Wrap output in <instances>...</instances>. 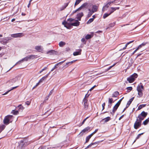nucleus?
<instances>
[{"label":"nucleus","instance_id":"f03ea898","mask_svg":"<svg viewBox=\"0 0 149 149\" xmlns=\"http://www.w3.org/2000/svg\"><path fill=\"white\" fill-rule=\"evenodd\" d=\"M144 88L143 86L142 85H138L136 89L138 91V97H141L143 95V91L144 90Z\"/></svg>","mask_w":149,"mask_h":149},{"label":"nucleus","instance_id":"0e129e2a","mask_svg":"<svg viewBox=\"0 0 149 149\" xmlns=\"http://www.w3.org/2000/svg\"><path fill=\"white\" fill-rule=\"evenodd\" d=\"M95 87H96V85L94 86L90 89V91H91Z\"/></svg>","mask_w":149,"mask_h":149},{"label":"nucleus","instance_id":"cd10ccee","mask_svg":"<svg viewBox=\"0 0 149 149\" xmlns=\"http://www.w3.org/2000/svg\"><path fill=\"white\" fill-rule=\"evenodd\" d=\"M146 104H142L140 105L139 106V107L138 108L137 110H140L143 108L145 107L146 106Z\"/></svg>","mask_w":149,"mask_h":149},{"label":"nucleus","instance_id":"7c9ffc66","mask_svg":"<svg viewBox=\"0 0 149 149\" xmlns=\"http://www.w3.org/2000/svg\"><path fill=\"white\" fill-rule=\"evenodd\" d=\"M111 14L110 13V12L109 13H106L103 15V18L104 19H105L107 17H108Z\"/></svg>","mask_w":149,"mask_h":149},{"label":"nucleus","instance_id":"8fccbe9b","mask_svg":"<svg viewBox=\"0 0 149 149\" xmlns=\"http://www.w3.org/2000/svg\"><path fill=\"white\" fill-rule=\"evenodd\" d=\"M69 3V2L68 3H65L64 4V7L63 9L65 8L68 5Z\"/></svg>","mask_w":149,"mask_h":149},{"label":"nucleus","instance_id":"ddd939ff","mask_svg":"<svg viewBox=\"0 0 149 149\" xmlns=\"http://www.w3.org/2000/svg\"><path fill=\"white\" fill-rule=\"evenodd\" d=\"M84 15L83 12L79 13L76 15V18L79 21H81V18Z\"/></svg>","mask_w":149,"mask_h":149},{"label":"nucleus","instance_id":"dca6fc26","mask_svg":"<svg viewBox=\"0 0 149 149\" xmlns=\"http://www.w3.org/2000/svg\"><path fill=\"white\" fill-rule=\"evenodd\" d=\"M103 141V140H102V141H98L97 142H95L93 143H91L89 145H88V146H87L86 148V149L88 148H89V147H90L91 146H92L93 145L99 144V143H100L102 142Z\"/></svg>","mask_w":149,"mask_h":149},{"label":"nucleus","instance_id":"e433bc0d","mask_svg":"<svg viewBox=\"0 0 149 149\" xmlns=\"http://www.w3.org/2000/svg\"><path fill=\"white\" fill-rule=\"evenodd\" d=\"M82 0H76L74 3V6H76L78 5Z\"/></svg>","mask_w":149,"mask_h":149},{"label":"nucleus","instance_id":"052dcab7","mask_svg":"<svg viewBox=\"0 0 149 149\" xmlns=\"http://www.w3.org/2000/svg\"><path fill=\"white\" fill-rule=\"evenodd\" d=\"M142 47V46L141 44L140 45H139L138 46V47H137V48L136 49H137L138 50L139 49L141 48Z\"/></svg>","mask_w":149,"mask_h":149},{"label":"nucleus","instance_id":"09e8293b","mask_svg":"<svg viewBox=\"0 0 149 149\" xmlns=\"http://www.w3.org/2000/svg\"><path fill=\"white\" fill-rule=\"evenodd\" d=\"M105 102H104L102 104V110H103L104 109V108H105Z\"/></svg>","mask_w":149,"mask_h":149},{"label":"nucleus","instance_id":"338daca9","mask_svg":"<svg viewBox=\"0 0 149 149\" xmlns=\"http://www.w3.org/2000/svg\"><path fill=\"white\" fill-rule=\"evenodd\" d=\"M147 43L143 42L142 43L141 45L142 46H145Z\"/></svg>","mask_w":149,"mask_h":149},{"label":"nucleus","instance_id":"79ce46f5","mask_svg":"<svg viewBox=\"0 0 149 149\" xmlns=\"http://www.w3.org/2000/svg\"><path fill=\"white\" fill-rule=\"evenodd\" d=\"M76 61V60H73V61H70V62H68V63H66V65H71V64H72L74 62H75Z\"/></svg>","mask_w":149,"mask_h":149},{"label":"nucleus","instance_id":"4c0bfd02","mask_svg":"<svg viewBox=\"0 0 149 149\" xmlns=\"http://www.w3.org/2000/svg\"><path fill=\"white\" fill-rule=\"evenodd\" d=\"M93 19L90 18L86 22L87 24H89L92 22L93 21Z\"/></svg>","mask_w":149,"mask_h":149},{"label":"nucleus","instance_id":"b1692460","mask_svg":"<svg viewBox=\"0 0 149 149\" xmlns=\"http://www.w3.org/2000/svg\"><path fill=\"white\" fill-rule=\"evenodd\" d=\"M92 136L91 134L87 136L86 137L85 143H88L89 141V139Z\"/></svg>","mask_w":149,"mask_h":149},{"label":"nucleus","instance_id":"7ed1b4c3","mask_svg":"<svg viewBox=\"0 0 149 149\" xmlns=\"http://www.w3.org/2000/svg\"><path fill=\"white\" fill-rule=\"evenodd\" d=\"M13 117V116L12 115H8L5 116L3 120V123L6 125H7L10 122H12V121L10 122V121L12 119Z\"/></svg>","mask_w":149,"mask_h":149},{"label":"nucleus","instance_id":"ea45409f","mask_svg":"<svg viewBox=\"0 0 149 149\" xmlns=\"http://www.w3.org/2000/svg\"><path fill=\"white\" fill-rule=\"evenodd\" d=\"M76 61V60H73V61H70V62H68V63H66V65H71V64H72L74 62H75Z\"/></svg>","mask_w":149,"mask_h":149},{"label":"nucleus","instance_id":"a18cd8bd","mask_svg":"<svg viewBox=\"0 0 149 149\" xmlns=\"http://www.w3.org/2000/svg\"><path fill=\"white\" fill-rule=\"evenodd\" d=\"M74 20V19L73 18H69L67 20V21L70 22H72Z\"/></svg>","mask_w":149,"mask_h":149},{"label":"nucleus","instance_id":"4468645a","mask_svg":"<svg viewBox=\"0 0 149 149\" xmlns=\"http://www.w3.org/2000/svg\"><path fill=\"white\" fill-rule=\"evenodd\" d=\"M91 6L90 7H89V8H90L92 6V8L91 10L94 13V12H96L97 11V10L98 9V7L96 5H92L91 4V3H89Z\"/></svg>","mask_w":149,"mask_h":149},{"label":"nucleus","instance_id":"20e7f679","mask_svg":"<svg viewBox=\"0 0 149 149\" xmlns=\"http://www.w3.org/2000/svg\"><path fill=\"white\" fill-rule=\"evenodd\" d=\"M138 77L137 74L134 73L131 75L127 79V80L129 83H132L135 80V79Z\"/></svg>","mask_w":149,"mask_h":149},{"label":"nucleus","instance_id":"412c9836","mask_svg":"<svg viewBox=\"0 0 149 149\" xmlns=\"http://www.w3.org/2000/svg\"><path fill=\"white\" fill-rule=\"evenodd\" d=\"M134 97H133L131 98L129 101L128 102L127 104V107H128L130 105L131 103L133 101V100H134Z\"/></svg>","mask_w":149,"mask_h":149},{"label":"nucleus","instance_id":"58836bf2","mask_svg":"<svg viewBox=\"0 0 149 149\" xmlns=\"http://www.w3.org/2000/svg\"><path fill=\"white\" fill-rule=\"evenodd\" d=\"M76 61V60H73V61H70V62H68V63H66V65H71V64H72L74 62H75Z\"/></svg>","mask_w":149,"mask_h":149},{"label":"nucleus","instance_id":"37998d69","mask_svg":"<svg viewBox=\"0 0 149 149\" xmlns=\"http://www.w3.org/2000/svg\"><path fill=\"white\" fill-rule=\"evenodd\" d=\"M144 133H142L141 134H139L138 136H137L136 137V140L134 141V142H135L136 141L139 139V137H140V136H141L142 135H143V134Z\"/></svg>","mask_w":149,"mask_h":149},{"label":"nucleus","instance_id":"4be33fe9","mask_svg":"<svg viewBox=\"0 0 149 149\" xmlns=\"http://www.w3.org/2000/svg\"><path fill=\"white\" fill-rule=\"evenodd\" d=\"M119 93L118 91H116L114 92L112 95V97H116L119 95Z\"/></svg>","mask_w":149,"mask_h":149},{"label":"nucleus","instance_id":"a19ab883","mask_svg":"<svg viewBox=\"0 0 149 149\" xmlns=\"http://www.w3.org/2000/svg\"><path fill=\"white\" fill-rule=\"evenodd\" d=\"M76 61V60H73V61H70V62H68V63H66V65H71V64H72L74 62H75Z\"/></svg>","mask_w":149,"mask_h":149},{"label":"nucleus","instance_id":"4d7b16f0","mask_svg":"<svg viewBox=\"0 0 149 149\" xmlns=\"http://www.w3.org/2000/svg\"><path fill=\"white\" fill-rule=\"evenodd\" d=\"M123 98H122L120 99L117 103L119 105H120L121 101L122 100Z\"/></svg>","mask_w":149,"mask_h":149},{"label":"nucleus","instance_id":"c85d7f7f","mask_svg":"<svg viewBox=\"0 0 149 149\" xmlns=\"http://www.w3.org/2000/svg\"><path fill=\"white\" fill-rule=\"evenodd\" d=\"M6 127V126L4 125H0V132H1L4 130Z\"/></svg>","mask_w":149,"mask_h":149},{"label":"nucleus","instance_id":"6ab92c4d","mask_svg":"<svg viewBox=\"0 0 149 149\" xmlns=\"http://www.w3.org/2000/svg\"><path fill=\"white\" fill-rule=\"evenodd\" d=\"M80 22L78 20H76V22L74 23H71L72 26H78L79 25Z\"/></svg>","mask_w":149,"mask_h":149},{"label":"nucleus","instance_id":"69168bd1","mask_svg":"<svg viewBox=\"0 0 149 149\" xmlns=\"http://www.w3.org/2000/svg\"><path fill=\"white\" fill-rule=\"evenodd\" d=\"M124 116V115L121 116L119 118V120H120Z\"/></svg>","mask_w":149,"mask_h":149},{"label":"nucleus","instance_id":"f8f14e48","mask_svg":"<svg viewBox=\"0 0 149 149\" xmlns=\"http://www.w3.org/2000/svg\"><path fill=\"white\" fill-rule=\"evenodd\" d=\"M62 24L63 25H64L65 27L68 29H70L72 26L71 23L67 22L65 21L63 22Z\"/></svg>","mask_w":149,"mask_h":149},{"label":"nucleus","instance_id":"e2e57ef3","mask_svg":"<svg viewBox=\"0 0 149 149\" xmlns=\"http://www.w3.org/2000/svg\"><path fill=\"white\" fill-rule=\"evenodd\" d=\"M115 23H116L115 22H114L113 23L110 24V25H111V26H114L115 25Z\"/></svg>","mask_w":149,"mask_h":149},{"label":"nucleus","instance_id":"f257e3e1","mask_svg":"<svg viewBox=\"0 0 149 149\" xmlns=\"http://www.w3.org/2000/svg\"><path fill=\"white\" fill-rule=\"evenodd\" d=\"M91 5L87 2H85L83 3L79 8L77 9L76 10L73 11V13H75L76 12L81 10L82 9L84 8H87L89 7H90Z\"/></svg>","mask_w":149,"mask_h":149},{"label":"nucleus","instance_id":"5701e85b","mask_svg":"<svg viewBox=\"0 0 149 149\" xmlns=\"http://www.w3.org/2000/svg\"><path fill=\"white\" fill-rule=\"evenodd\" d=\"M11 39L10 38H8V39H6V38H4V39H3V40H2V41H1V43H6L8 42V41L10 40Z\"/></svg>","mask_w":149,"mask_h":149},{"label":"nucleus","instance_id":"5fc2aeb1","mask_svg":"<svg viewBox=\"0 0 149 149\" xmlns=\"http://www.w3.org/2000/svg\"><path fill=\"white\" fill-rule=\"evenodd\" d=\"M31 102L29 101H27L25 102V104L28 105H29L30 104Z\"/></svg>","mask_w":149,"mask_h":149},{"label":"nucleus","instance_id":"aec40b11","mask_svg":"<svg viewBox=\"0 0 149 149\" xmlns=\"http://www.w3.org/2000/svg\"><path fill=\"white\" fill-rule=\"evenodd\" d=\"M81 50L79 49L78 51L75 52H74L73 55L74 56H76L79 55H80L81 54Z\"/></svg>","mask_w":149,"mask_h":149},{"label":"nucleus","instance_id":"9b49d317","mask_svg":"<svg viewBox=\"0 0 149 149\" xmlns=\"http://www.w3.org/2000/svg\"><path fill=\"white\" fill-rule=\"evenodd\" d=\"M91 130V127H87L84 129L80 133V134L83 135L84 133L87 132Z\"/></svg>","mask_w":149,"mask_h":149},{"label":"nucleus","instance_id":"13d9d810","mask_svg":"<svg viewBox=\"0 0 149 149\" xmlns=\"http://www.w3.org/2000/svg\"><path fill=\"white\" fill-rule=\"evenodd\" d=\"M53 89L50 92H49V94H48V95L50 96L52 94V93L53 92Z\"/></svg>","mask_w":149,"mask_h":149},{"label":"nucleus","instance_id":"473e14b6","mask_svg":"<svg viewBox=\"0 0 149 149\" xmlns=\"http://www.w3.org/2000/svg\"><path fill=\"white\" fill-rule=\"evenodd\" d=\"M65 45V43L63 41H61L59 43V45L60 47H62Z\"/></svg>","mask_w":149,"mask_h":149},{"label":"nucleus","instance_id":"2eb2a0df","mask_svg":"<svg viewBox=\"0 0 149 149\" xmlns=\"http://www.w3.org/2000/svg\"><path fill=\"white\" fill-rule=\"evenodd\" d=\"M35 49L39 52L41 53L43 52V48H42V47L40 46H36L35 47Z\"/></svg>","mask_w":149,"mask_h":149},{"label":"nucleus","instance_id":"c756f323","mask_svg":"<svg viewBox=\"0 0 149 149\" xmlns=\"http://www.w3.org/2000/svg\"><path fill=\"white\" fill-rule=\"evenodd\" d=\"M149 122V118L145 120L143 123V124L144 125H147Z\"/></svg>","mask_w":149,"mask_h":149},{"label":"nucleus","instance_id":"72a5a7b5","mask_svg":"<svg viewBox=\"0 0 149 149\" xmlns=\"http://www.w3.org/2000/svg\"><path fill=\"white\" fill-rule=\"evenodd\" d=\"M111 119V118L109 117H107L103 119V120H104L105 122H107L110 120Z\"/></svg>","mask_w":149,"mask_h":149},{"label":"nucleus","instance_id":"9d476101","mask_svg":"<svg viewBox=\"0 0 149 149\" xmlns=\"http://www.w3.org/2000/svg\"><path fill=\"white\" fill-rule=\"evenodd\" d=\"M119 105L116 103L113 107L112 111L110 112V113L113 116L114 115L115 112L116 111Z\"/></svg>","mask_w":149,"mask_h":149},{"label":"nucleus","instance_id":"49530a36","mask_svg":"<svg viewBox=\"0 0 149 149\" xmlns=\"http://www.w3.org/2000/svg\"><path fill=\"white\" fill-rule=\"evenodd\" d=\"M98 130V129H96L91 134L93 136L97 132V131Z\"/></svg>","mask_w":149,"mask_h":149},{"label":"nucleus","instance_id":"6e6552de","mask_svg":"<svg viewBox=\"0 0 149 149\" xmlns=\"http://www.w3.org/2000/svg\"><path fill=\"white\" fill-rule=\"evenodd\" d=\"M148 113L143 111L137 117L142 120L145 118L148 115Z\"/></svg>","mask_w":149,"mask_h":149},{"label":"nucleus","instance_id":"a878e982","mask_svg":"<svg viewBox=\"0 0 149 149\" xmlns=\"http://www.w3.org/2000/svg\"><path fill=\"white\" fill-rule=\"evenodd\" d=\"M48 75V74L46 76L43 77L41 79H40L39 80V81H38L39 83L40 84V83L42 82L43 81L45 80L46 79V78L47 77Z\"/></svg>","mask_w":149,"mask_h":149},{"label":"nucleus","instance_id":"a211bd4d","mask_svg":"<svg viewBox=\"0 0 149 149\" xmlns=\"http://www.w3.org/2000/svg\"><path fill=\"white\" fill-rule=\"evenodd\" d=\"M108 102L109 104L108 105V106L109 108H110L112 105V103L114 102L113 98H109L108 100Z\"/></svg>","mask_w":149,"mask_h":149},{"label":"nucleus","instance_id":"bb28decb","mask_svg":"<svg viewBox=\"0 0 149 149\" xmlns=\"http://www.w3.org/2000/svg\"><path fill=\"white\" fill-rule=\"evenodd\" d=\"M56 51L54 50H52L50 51H48L47 52V54H49L50 53V55H53L56 54Z\"/></svg>","mask_w":149,"mask_h":149},{"label":"nucleus","instance_id":"2f4dec72","mask_svg":"<svg viewBox=\"0 0 149 149\" xmlns=\"http://www.w3.org/2000/svg\"><path fill=\"white\" fill-rule=\"evenodd\" d=\"M134 41V40H132V41H130L128 42L125 45V46L124 47L122 50H124L126 48V47L127 46L129 45V44H130L131 43H132V42H133Z\"/></svg>","mask_w":149,"mask_h":149},{"label":"nucleus","instance_id":"f704fd0d","mask_svg":"<svg viewBox=\"0 0 149 149\" xmlns=\"http://www.w3.org/2000/svg\"><path fill=\"white\" fill-rule=\"evenodd\" d=\"M12 113L14 115H17L19 114V112L18 111L13 110L12 111Z\"/></svg>","mask_w":149,"mask_h":149},{"label":"nucleus","instance_id":"864d4df0","mask_svg":"<svg viewBox=\"0 0 149 149\" xmlns=\"http://www.w3.org/2000/svg\"><path fill=\"white\" fill-rule=\"evenodd\" d=\"M65 61V60L64 61H61V62H59V63L56 64V65H61V64H62V63H63Z\"/></svg>","mask_w":149,"mask_h":149},{"label":"nucleus","instance_id":"680f3d73","mask_svg":"<svg viewBox=\"0 0 149 149\" xmlns=\"http://www.w3.org/2000/svg\"><path fill=\"white\" fill-rule=\"evenodd\" d=\"M39 84H40V83H39V82H38L36 84V85L33 87V88L34 89V88L36 87L37 86H38Z\"/></svg>","mask_w":149,"mask_h":149},{"label":"nucleus","instance_id":"3c124183","mask_svg":"<svg viewBox=\"0 0 149 149\" xmlns=\"http://www.w3.org/2000/svg\"><path fill=\"white\" fill-rule=\"evenodd\" d=\"M127 89L130 91L132 90V87H129L127 88Z\"/></svg>","mask_w":149,"mask_h":149},{"label":"nucleus","instance_id":"603ef678","mask_svg":"<svg viewBox=\"0 0 149 149\" xmlns=\"http://www.w3.org/2000/svg\"><path fill=\"white\" fill-rule=\"evenodd\" d=\"M89 117H86V118H85V119H84V120H83L82 123V124H81V125H82L83 124H84V122H85V121H86V120Z\"/></svg>","mask_w":149,"mask_h":149},{"label":"nucleus","instance_id":"39448f33","mask_svg":"<svg viewBox=\"0 0 149 149\" xmlns=\"http://www.w3.org/2000/svg\"><path fill=\"white\" fill-rule=\"evenodd\" d=\"M142 120L140 119L137 117L136 121L134 124V128L135 129H137L140 127L141 125Z\"/></svg>","mask_w":149,"mask_h":149},{"label":"nucleus","instance_id":"393cba45","mask_svg":"<svg viewBox=\"0 0 149 149\" xmlns=\"http://www.w3.org/2000/svg\"><path fill=\"white\" fill-rule=\"evenodd\" d=\"M111 10L110 11V13L111 14L113 13L114 11H115L116 10L118 9L119 8V7H117V8H115V7H111Z\"/></svg>","mask_w":149,"mask_h":149},{"label":"nucleus","instance_id":"774afa93","mask_svg":"<svg viewBox=\"0 0 149 149\" xmlns=\"http://www.w3.org/2000/svg\"><path fill=\"white\" fill-rule=\"evenodd\" d=\"M10 91V90H9V91H7V92H5L3 94V95H5L6 94H7V93H8V92H9Z\"/></svg>","mask_w":149,"mask_h":149},{"label":"nucleus","instance_id":"423d86ee","mask_svg":"<svg viewBox=\"0 0 149 149\" xmlns=\"http://www.w3.org/2000/svg\"><path fill=\"white\" fill-rule=\"evenodd\" d=\"M36 56L34 55H29L26 57H25V58L22 59L21 60L19 61H18L16 64L15 65L17 64V63H19L21 61H27L29 60H30V59H33L35 58H36Z\"/></svg>","mask_w":149,"mask_h":149},{"label":"nucleus","instance_id":"c03bdc74","mask_svg":"<svg viewBox=\"0 0 149 149\" xmlns=\"http://www.w3.org/2000/svg\"><path fill=\"white\" fill-rule=\"evenodd\" d=\"M116 64V63H114L113 65H112L110 66L106 70V71H107L109 70L110 69H111L112 67L115 66Z\"/></svg>","mask_w":149,"mask_h":149},{"label":"nucleus","instance_id":"de8ad7c7","mask_svg":"<svg viewBox=\"0 0 149 149\" xmlns=\"http://www.w3.org/2000/svg\"><path fill=\"white\" fill-rule=\"evenodd\" d=\"M81 41L82 42L84 43V44H86V41L85 39L84 38H82V39H81Z\"/></svg>","mask_w":149,"mask_h":149},{"label":"nucleus","instance_id":"bf43d9fd","mask_svg":"<svg viewBox=\"0 0 149 149\" xmlns=\"http://www.w3.org/2000/svg\"><path fill=\"white\" fill-rule=\"evenodd\" d=\"M49 96L48 95L47 96L45 97V101L48 100L49 98Z\"/></svg>","mask_w":149,"mask_h":149},{"label":"nucleus","instance_id":"f3484780","mask_svg":"<svg viewBox=\"0 0 149 149\" xmlns=\"http://www.w3.org/2000/svg\"><path fill=\"white\" fill-rule=\"evenodd\" d=\"M87 9H88V10L89 11V12L87 15V17L88 18H89L94 13L91 10V9L89 8V7Z\"/></svg>","mask_w":149,"mask_h":149},{"label":"nucleus","instance_id":"6e6d98bb","mask_svg":"<svg viewBox=\"0 0 149 149\" xmlns=\"http://www.w3.org/2000/svg\"><path fill=\"white\" fill-rule=\"evenodd\" d=\"M47 68V67H45L44 68L42 69L41 71H40L39 73H41L44 70H45Z\"/></svg>","mask_w":149,"mask_h":149},{"label":"nucleus","instance_id":"c9c22d12","mask_svg":"<svg viewBox=\"0 0 149 149\" xmlns=\"http://www.w3.org/2000/svg\"><path fill=\"white\" fill-rule=\"evenodd\" d=\"M93 35H91L87 34L85 36V38L86 39H88L91 38L93 37Z\"/></svg>","mask_w":149,"mask_h":149},{"label":"nucleus","instance_id":"0eeeda50","mask_svg":"<svg viewBox=\"0 0 149 149\" xmlns=\"http://www.w3.org/2000/svg\"><path fill=\"white\" fill-rule=\"evenodd\" d=\"M86 95H86L84 98L83 99V101L84 103V108L85 110H87V109L88 106V97H86Z\"/></svg>","mask_w":149,"mask_h":149},{"label":"nucleus","instance_id":"1a4fd4ad","mask_svg":"<svg viewBox=\"0 0 149 149\" xmlns=\"http://www.w3.org/2000/svg\"><path fill=\"white\" fill-rule=\"evenodd\" d=\"M24 36V34L23 33H19L12 34L11 36L13 38H20Z\"/></svg>","mask_w":149,"mask_h":149}]
</instances>
